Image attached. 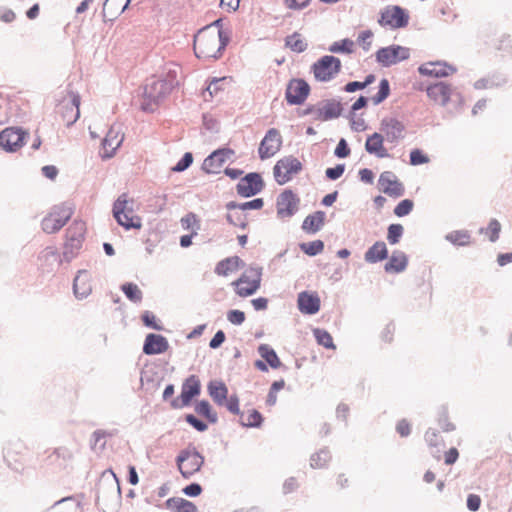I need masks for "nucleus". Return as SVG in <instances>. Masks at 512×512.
<instances>
[{
    "instance_id": "obj_1",
    "label": "nucleus",
    "mask_w": 512,
    "mask_h": 512,
    "mask_svg": "<svg viewBox=\"0 0 512 512\" xmlns=\"http://www.w3.org/2000/svg\"><path fill=\"white\" fill-rule=\"evenodd\" d=\"M218 23L219 20L196 34L194 38V52L199 59H217L222 55L228 38L219 28Z\"/></svg>"
},
{
    "instance_id": "obj_2",
    "label": "nucleus",
    "mask_w": 512,
    "mask_h": 512,
    "mask_svg": "<svg viewBox=\"0 0 512 512\" xmlns=\"http://www.w3.org/2000/svg\"><path fill=\"white\" fill-rule=\"evenodd\" d=\"M113 216L127 230L142 227V220L134 211V199L129 198L126 193L121 194L114 202Z\"/></svg>"
},
{
    "instance_id": "obj_3",
    "label": "nucleus",
    "mask_w": 512,
    "mask_h": 512,
    "mask_svg": "<svg viewBox=\"0 0 512 512\" xmlns=\"http://www.w3.org/2000/svg\"><path fill=\"white\" fill-rule=\"evenodd\" d=\"M171 82L161 78H151L144 86L143 91V109L153 110V105L158 102L171 92Z\"/></svg>"
},
{
    "instance_id": "obj_4",
    "label": "nucleus",
    "mask_w": 512,
    "mask_h": 512,
    "mask_svg": "<svg viewBox=\"0 0 512 512\" xmlns=\"http://www.w3.org/2000/svg\"><path fill=\"white\" fill-rule=\"evenodd\" d=\"M86 232V224L81 220H75L66 231L63 256L65 259H72L81 249Z\"/></svg>"
},
{
    "instance_id": "obj_5",
    "label": "nucleus",
    "mask_w": 512,
    "mask_h": 512,
    "mask_svg": "<svg viewBox=\"0 0 512 512\" xmlns=\"http://www.w3.org/2000/svg\"><path fill=\"white\" fill-rule=\"evenodd\" d=\"M72 215L73 210L68 205L60 204L52 207L42 220L41 226L43 231L48 234L58 232Z\"/></svg>"
},
{
    "instance_id": "obj_6",
    "label": "nucleus",
    "mask_w": 512,
    "mask_h": 512,
    "mask_svg": "<svg viewBox=\"0 0 512 512\" xmlns=\"http://www.w3.org/2000/svg\"><path fill=\"white\" fill-rule=\"evenodd\" d=\"M80 96L74 92L68 94L57 104L56 114L66 126L74 124L80 116Z\"/></svg>"
},
{
    "instance_id": "obj_7",
    "label": "nucleus",
    "mask_w": 512,
    "mask_h": 512,
    "mask_svg": "<svg viewBox=\"0 0 512 512\" xmlns=\"http://www.w3.org/2000/svg\"><path fill=\"white\" fill-rule=\"evenodd\" d=\"M261 272L253 267L246 269L242 275L232 282L235 292L240 297H248L254 294L260 287Z\"/></svg>"
},
{
    "instance_id": "obj_8",
    "label": "nucleus",
    "mask_w": 512,
    "mask_h": 512,
    "mask_svg": "<svg viewBox=\"0 0 512 512\" xmlns=\"http://www.w3.org/2000/svg\"><path fill=\"white\" fill-rule=\"evenodd\" d=\"M341 70V61L330 55L321 57L312 66L314 77L317 81L327 82L332 80Z\"/></svg>"
},
{
    "instance_id": "obj_9",
    "label": "nucleus",
    "mask_w": 512,
    "mask_h": 512,
    "mask_svg": "<svg viewBox=\"0 0 512 512\" xmlns=\"http://www.w3.org/2000/svg\"><path fill=\"white\" fill-rule=\"evenodd\" d=\"M302 170V163L294 156H285L278 160L273 168L276 182L283 185Z\"/></svg>"
},
{
    "instance_id": "obj_10",
    "label": "nucleus",
    "mask_w": 512,
    "mask_h": 512,
    "mask_svg": "<svg viewBox=\"0 0 512 512\" xmlns=\"http://www.w3.org/2000/svg\"><path fill=\"white\" fill-rule=\"evenodd\" d=\"M204 463V458L195 449H186L179 453L177 465L180 473L189 478L197 473Z\"/></svg>"
},
{
    "instance_id": "obj_11",
    "label": "nucleus",
    "mask_w": 512,
    "mask_h": 512,
    "mask_svg": "<svg viewBox=\"0 0 512 512\" xmlns=\"http://www.w3.org/2000/svg\"><path fill=\"white\" fill-rule=\"evenodd\" d=\"M234 158L235 151L233 149H217L204 159L202 169L208 174H218L222 171L224 165Z\"/></svg>"
},
{
    "instance_id": "obj_12",
    "label": "nucleus",
    "mask_w": 512,
    "mask_h": 512,
    "mask_svg": "<svg viewBox=\"0 0 512 512\" xmlns=\"http://www.w3.org/2000/svg\"><path fill=\"white\" fill-rule=\"evenodd\" d=\"M124 140V133L119 125H112L101 143L100 156L109 159L115 156L116 151Z\"/></svg>"
},
{
    "instance_id": "obj_13",
    "label": "nucleus",
    "mask_w": 512,
    "mask_h": 512,
    "mask_svg": "<svg viewBox=\"0 0 512 512\" xmlns=\"http://www.w3.org/2000/svg\"><path fill=\"white\" fill-rule=\"evenodd\" d=\"M410 51L408 48L400 45H391L381 48L376 53V60L379 64L389 67L408 59Z\"/></svg>"
},
{
    "instance_id": "obj_14",
    "label": "nucleus",
    "mask_w": 512,
    "mask_h": 512,
    "mask_svg": "<svg viewBox=\"0 0 512 512\" xmlns=\"http://www.w3.org/2000/svg\"><path fill=\"white\" fill-rule=\"evenodd\" d=\"M27 132L17 127H8L0 132V146L8 152L19 150L25 143Z\"/></svg>"
},
{
    "instance_id": "obj_15",
    "label": "nucleus",
    "mask_w": 512,
    "mask_h": 512,
    "mask_svg": "<svg viewBox=\"0 0 512 512\" xmlns=\"http://www.w3.org/2000/svg\"><path fill=\"white\" fill-rule=\"evenodd\" d=\"M409 15L399 6H388L381 13L380 25L397 29L407 26Z\"/></svg>"
},
{
    "instance_id": "obj_16",
    "label": "nucleus",
    "mask_w": 512,
    "mask_h": 512,
    "mask_svg": "<svg viewBox=\"0 0 512 512\" xmlns=\"http://www.w3.org/2000/svg\"><path fill=\"white\" fill-rule=\"evenodd\" d=\"M378 185L380 191L392 198L401 197L405 191L403 183L391 171L381 173Z\"/></svg>"
},
{
    "instance_id": "obj_17",
    "label": "nucleus",
    "mask_w": 512,
    "mask_h": 512,
    "mask_svg": "<svg viewBox=\"0 0 512 512\" xmlns=\"http://www.w3.org/2000/svg\"><path fill=\"white\" fill-rule=\"evenodd\" d=\"M282 137L279 131L275 128L270 129L259 146V156L261 159H266L274 156L281 148Z\"/></svg>"
},
{
    "instance_id": "obj_18",
    "label": "nucleus",
    "mask_w": 512,
    "mask_h": 512,
    "mask_svg": "<svg viewBox=\"0 0 512 512\" xmlns=\"http://www.w3.org/2000/svg\"><path fill=\"white\" fill-rule=\"evenodd\" d=\"M310 87L308 83L302 79H293L289 82L286 89V100L289 104H302L308 97Z\"/></svg>"
},
{
    "instance_id": "obj_19",
    "label": "nucleus",
    "mask_w": 512,
    "mask_h": 512,
    "mask_svg": "<svg viewBox=\"0 0 512 512\" xmlns=\"http://www.w3.org/2000/svg\"><path fill=\"white\" fill-rule=\"evenodd\" d=\"M342 107L339 102L327 101L310 109L315 121H328L340 116Z\"/></svg>"
},
{
    "instance_id": "obj_20",
    "label": "nucleus",
    "mask_w": 512,
    "mask_h": 512,
    "mask_svg": "<svg viewBox=\"0 0 512 512\" xmlns=\"http://www.w3.org/2000/svg\"><path fill=\"white\" fill-rule=\"evenodd\" d=\"M428 98L435 104L445 106L450 101L453 93V87L445 82H437L427 87Z\"/></svg>"
},
{
    "instance_id": "obj_21",
    "label": "nucleus",
    "mask_w": 512,
    "mask_h": 512,
    "mask_svg": "<svg viewBox=\"0 0 512 512\" xmlns=\"http://www.w3.org/2000/svg\"><path fill=\"white\" fill-rule=\"evenodd\" d=\"M262 188L263 181L261 176L257 173H250L246 175L237 184V192L243 197L253 196L260 192Z\"/></svg>"
},
{
    "instance_id": "obj_22",
    "label": "nucleus",
    "mask_w": 512,
    "mask_h": 512,
    "mask_svg": "<svg viewBox=\"0 0 512 512\" xmlns=\"http://www.w3.org/2000/svg\"><path fill=\"white\" fill-rule=\"evenodd\" d=\"M421 75L431 77H447L455 72V68L442 62H428L419 66Z\"/></svg>"
},
{
    "instance_id": "obj_23",
    "label": "nucleus",
    "mask_w": 512,
    "mask_h": 512,
    "mask_svg": "<svg viewBox=\"0 0 512 512\" xmlns=\"http://www.w3.org/2000/svg\"><path fill=\"white\" fill-rule=\"evenodd\" d=\"M167 339L160 334H148L146 336L143 352L147 355L161 354L168 350Z\"/></svg>"
},
{
    "instance_id": "obj_24",
    "label": "nucleus",
    "mask_w": 512,
    "mask_h": 512,
    "mask_svg": "<svg viewBox=\"0 0 512 512\" xmlns=\"http://www.w3.org/2000/svg\"><path fill=\"white\" fill-rule=\"evenodd\" d=\"M381 131L389 142H396L404 137L405 126L397 119H384L381 123Z\"/></svg>"
},
{
    "instance_id": "obj_25",
    "label": "nucleus",
    "mask_w": 512,
    "mask_h": 512,
    "mask_svg": "<svg viewBox=\"0 0 512 512\" xmlns=\"http://www.w3.org/2000/svg\"><path fill=\"white\" fill-rule=\"evenodd\" d=\"M298 199L287 190L280 194L277 200V213L282 217L291 216L297 209Z\"/></svg>"
},
{
    "instance_id": "obj_26",
    "label": "nucleus",
    "mask_w": 512,
    "mask_h": 512,
    "mask_svg": "<svg viewBox=\"0 0 512 512\" xmlns=\"http://www.w3.org/2000/svg\"><path fill=\"white\" fill-rule=\"evenodd\" d=\"M297 302L299 310L304 314H315L320 310V298L316 293L301 292Z\"/></svg>"
},
{
    "instance_id": "obj_27",
    "label": "nucleus",
    "mask_w": 512,
    "mask_h": 512,
    "mask_svg": "<svg viewBox=\"0 0 512 512\" xmlns=\"http://www.w3.org/2000/svg\"><path fill=\"white\" fill-rule=\"evenodd\" d=\"M200 388H201L200 381L195 375H192L189 378H187L186 381L182 385V390H181V395H180L182 405L183 406L189 405L192 398L199 395Z\"/></svg>"
},
{
    "instance_id": "obj_28",
    "label": "nucleus",
    "mask_w": 512,
    "mask_h": 512,
    "mask_svg": "<svg viewBox=\"0 0 512 512\" xmlns=\"http://www.w3.org/2000/svg\"><path fill=\"white\" fill-rule=\"evenodd\" d=\"M243 265L240 257L231 256L219 261L214 271L218 276L227 277L237 272Z\"/></svg>"
},
{
    "instance_id": "obj_29",
    "label": "nucleus",
    "mask_w": 512,
    "mask_h": 512,
    "mask_svg": "<svg viewBox=\"0 0 512 512\" xmlns=\"http://www.w3.org/2000/svg\"><path fill=\"white\" fill-rule=\"evenodd\" d=\"M227 221L242 229H245L248 225V216L247 213L236 203H228L227 204Z\"/></svg>"
},
{
    "instance_id": "obj_30",
    "label": "nucleus",
    "mask_w": 512,
    "mask_h": 512,
    "mask_svg": "<svg viewBox=\"0 0 512 512\" xmlns=\"http://www.w3.org/2000/svg\"><path fill=\"white\" fill-rule=\"evenodd\" d=\"M74 294L77 298H85L92 291L91 276L87 271H79L74 279Z\"/></svg>"
},
{
    "instance_id": "obj_31",
    "label": "nucleus",
    "mask_w": 512,
    "mask_h": 512,
    "mask_svg": "<svg viewBox=\"0 0 512 512\" xmlns=\"http://www.w3.org/2000/svg\"><path fill=\"white\" fill-rule=\"evenodd\" d=\"M130 0H105L103 4V16L109 20L118 17L128 7Z\"/></svg>"
},
{
    "instance_id": "obj_32",
    "label": "nucleus",
    "mask_w": 512,
    "mask_h": 512,
    "mask_svg": "<svg viewBox=\"0 0 512 512\" xmlns=\"http://www.w3.org/2000/svg\"><path fill=\"white\" fill-rule=\"evenodd\" d=\"M164 507L170 512H198V508L194 503L181 497L167 499Z\"/></svg>"
},
{
    "instance_id": "obj_33",
    "label": "nucleus",
    "mask_w": 512,
    "mask_h": 512,
    "mask_svg": "<svg viewBox=\"0 0 512 512\" xmlns=\"http://www.w3.org/2000/svg\"><path fill=\"white\" fill-rule=\"evenodd\" d=\"M207 389L212 400L218 406H223L228 396L227 386L222 381L214 380L208 384Z\"/></svg>"
},
{
    "instance_id": "obj_34",
    "label": "nucleus",
    "mask_w": 512,
    "mask_h": 512,
    "mask_svg": "<svg viewBox=\"0 0 512 512\" xmlns=\"http://www.w3.org/2000/svg\"><path fill=\"white\" fill-rule=\"evenodd\" d=\"M365 149L368 153L374 154L379 158L388 156L387 150L383 145V136L379 133H374L367 138Z\"/></svg>"
},
{
    "instance_id": "obj_35",
    "label": "nucleus",
    "mask_w": 512,
    "mask_h": 512,
    "mask_svg": "<svg viewBox=\"0 0 512 512\" xmlns=\"http://www.w3.org/2000/svg\"><path fill=\"white\" fill-rule=\"evenodd\" d=\"M388 251L386 244L382 241L374 243L365 253V261L368 263H376L387 257Z\"/></svg>"
},
{
    "instance_id": "obj_36",
    "label": "nucleus",
    "mask_w": 512,
    "mask_h": 512,
    "mask_svg": "<svg viewBox=\"0 0 512 512\" xmlns=\"http://www.w3.org/2000/svg\"><path fill=\"white\" fill-rule=\"evenodd\" d=\"M407 257L401 251H394L389 259V261L385 264L386 272H394L399 273L405 270L407 266Z\"/></svg>"
},
{
    "instance_id": "obj_37",
    "label": "nucleus",
    "mask_w": 512,
    "mask_h": 512,
    "mask_svg": "<svg viewBox=\"0 0 512 512\" xmlns=\"http://www.w3.org/2000/svg\"><path fill=\"white\" fill-rule=\"evenodd\" d=\"M324 219L325 215L323 212H315L314 214L309 215L305 218V220L303 221L302 228L304 231L308 233H315L318 230H320V228L323 226Z\"/></svg>"
},
{
    "instance_id": "obj_38",
    "label": "nucleus",
    "mask_w": 512,
    "mask_h": 512,
    "mask_svg": "<svg viewBox=\"0 0 512 512\" xmlns=\"http://www.w3.org/2000/svg\"><path fill=\"white\" fill-rule=\"evenodd\" d=\"M181 226L184 230L189 231L192 235H197L201 228L199 217L194 213H188L180 220Z\"/></svg>"
},
{
    "instance_id": "obj_39",
    "label": "nucleus",
    "mask_w": 512,
    "mask_h": 512,
    "mask_svg": "<svg viewBox=\"0 0 512 512\" xmlns=\"http://www.w3.org/2000/svg\"><path fill=\"white\" fill-rule=\"evenodd\" d=\"M262 420V415L255 409L240 413L241 424L246 427H259Z\"/></svg>"
},
{
    "instance_id": "obj_40",
    "label": "nucleus",
    "mask_w": 512,
    "mask_h": 512,
    "mask_svg": "<svg viewBox=\"0 0 512 512\" xmlns=\"http://www.w3.org/2000/svg\"><path fill=\"white\" fill-rule=\"evenodd\" d=\"M446 239L458 246H467L472 243L471 235L466 230L452 231L446 235Z\"/></svg>"
},
{
    "instance_id": "obj_41",
    "label": "nucleus",
    "mask_w": 512,
    "mask_h": 512,
    "mask_svg": "<svg viewBox=\"0 0 512 512\" xmlns=\"http://www.w3.org/2000/svg\"><path fill=\"white\" fill-rule=\"evenodd\" d=\"M259 354L273 369L279 368L282 363L279 360L276 352L268 345H261L258 349Z\"/></svg>"
},
{
    "instance_id": "obj_42",
    "label": "nucleus",
    "mask_w": 512,
    "mask_h": 512,
    "mask_svg": "<svg viewBox=\"0 0 512 512\" xmlns=\"http://www.w3.org/2000/svg\"><path fill=\"white\" fill-rule=\"evenodd\" d=\"M355 43L350 39H342L334 42L330 47L329 51L332 53H344L351 54L354 52Z\"/></svg>"
},
{
    "instance_id": "obj_43",
    "label": "nucleus",
    "mask_w": 512,
    "mask_h": 512,
    "mask_svg": "<svg viewBox=\"0 0 512 512\" xmlns=\"http://www.w3.org/2000/svg\"><path fill=\"white\" fill-rule=\"evenodd\" d=\"M195 411L211 423H215L217 421V413L212 410L211 405L206 400L198 402L195 406Z\"/></svg>"
},
{
    "instance_id": "obj_44",
    "label": "nucleus",
    "mask_w": 512,
    "mask_h": 512,
    "mask_svg": "<svg viewBox=\"0 0 512 512\" xmlns=\"http://www.w3.org/2000/svg\"><path fill=\"white\" fill-rule=\"evenodd\" d=\"M314 337L319 345L324 346L327 349H335L336 346L333 342V338L329 332L324 329L316 328L313 330Z\"/></svg>"
},
{
    "instance_id": "obj_45",
    "label": "nucleus",
    "mask_w": 512,
    "mask_h": 512,
    "mask_svg": "<svg viewBox=\"0 0 512 512\" xmlns=\"http://www.w3.org/2000/svg\"><path fill=\"white\" fill-rule=\"evenodd\" d=\"M121 290L125 296L132 302L139 303L142 300V291L134 283H125L122 285Z\"/></svg>"
},
{
    "instance_id": "obj_46",
    "label": "nucleus",
    "mask_w": 512,
    "mask_h": 512,
    "mask_svg": "<svg viewBox=\"0 0 512 512\" xmlns=\"http://www.w3.org/2000/svg\"><path fill=\"white\" fill-rule=\"evenodd\" d=\"M286 45L294 52L300 53L306 50L307 43L302 39L299 33H294L287 37Z\"/></svg>"
},
{
    "instance_id": "obj_47",
    "label": "nucleus",
    "mask_w": 512,
    "mask_h": 512,
    "mask_svg": "<svg viewBox=\"0 0 512 512\" xmlns=\"http://www.w3.org/2000/svg\"><path fill=\"white\" fill-rule=\"evenodd\" d=\"M501 224L498 220L492 219L487 228H481L480 233H485L491 242H495L499 238Z\"/></svg>"
},
{
    "instance_id": "obj_48",
    "label": "nucleus",
    "mask_w": 512,
    "mask_h": 512,
    "mask_svg": "<svg viewBox=\"0 0 512 512\" xmlns=\"http://www.w3.org/2000/svg\"><path fill=\"white\" fill-rule=\"evenodd\" d=\"M301 249L307 255L314 256L321 253L324 249V243L321 240H315L301 244Z\"/></svg>"
},
{
    "instance_id": "obj_49",
    "label": "nucleus",
    "mask_w": 512,
    "mask_h": 512,
    "mask_svg": "<svg viewBox=\"0 0 512 512\" xmlns=\"http://www.w3.org/2000/svg\"><path fill=\"white\" fill-rule=\"evenodd\" d=\"M330 460V455L327 451H320L315 453L310 458V465L313 468L319 469L324 467Z\"/></svg>"
},
{
    "instance_id": "obj_50",
    "label": "nucleus",
    "mask_w": 512,
    "mask_h": 512,
    "mask_svg": "<svg viewBox=\"0 0 512 512\" xmlns=\"http://www.w3.org/2000/svg\"><path fill=\"white\" fill-rule=\"evenodd\" d=\"M285 386L284 380L275 381L270 388V391L267 395L266 404L268 406H273L277 402V392L283 389Z\"/></svg>"
},
{
    "instance_id": "obj_51",
    "label": "nucleus",
    "mask_w": 512,
    "mask_h": 512,
    "mask_svg": "<svg viewBox=\"0 0 512 512\" xmlns=\"http://www.w3.org/2000/svg\"><path fill=\"white\" fill-rule=\"evenodd\" d=\"M403 234V226L401 224H391L388 227L387 240L390 244L399 242Z\"/></svg>"
},
{
    "instance_id": "obj_52",
    "label": "nucleus",
    "mask_w": 512,
    "mask_h": 512,
    "mask_svg": "<svg viewBox=\"0 0 512 512\" xmlns=\"http://www.w3.org/2000/svg\"><path fill=\"white\" fill-rule=\"evenodd\" d=\"M437 421L442 431L451 432L455 430V425L450 421L448 413L445 409L439 412Z\"/></svg>"
},
{
    "instance_id": "obj_53",
    "label": "nucleus",
    "mask_w": 512,
    "mask_h": 512,
    "mask_svg": "<svg viewBox=\"0 0 512 512\" xmlns=\"http://www.w3.org/2000/svg\"><path fill=\"white\" fill-rule=\"evenodd\" d=\"M414 207V202L410 199H404L397 204L394 209V214L398 217L408 215Z\"/></svg>"
},
{
    "instance_id": "obj_54",
    "label": "nucleus",
    "mask_w": 512,
    "mask_h": 512,
    "mask_svg": "<svg viewBox=\"0 0 512 512\" xmlns=\"http://www.w3.org/2000/svg\"><path fill=\"white\" fill-rule=\"evenodd\" d=\"M389 92H390V88H389L388 80L382 79L380 82L378 93L375 96H373V98H372L374 104H379L383 100H385L388 97Z\"/></svg>"
},
{
    "instance_id": "obj_55",
    "label": "nucleus",
    "mask_w": 512,
    "mask_h": 512,
    "mask_svg": "<svg viewBox=\"0 0 512 512\" xmlns=\"http://www.w3.org/2000/svg\"><path fill=\"white\" fill-rule=\"evenodd\" d=\"M430 161L429 157L420 149H413L410 152V163L411 165H422Z\"/></svg>"
},
{
    "instance_id": "obj_56",
    "label": "nucleus",
    "mask_w": 512,
    "mask_h": 512,
    "mask_svg": "<svg viewBox=\"0 0 512 512\" xmlns=\"http://www.w3.org/2000/svg\"><path fill=\"white\" fill-rule=\"evenodd\" d=\"M228 411L235 415H240L239 398L236 395H231L226 398L224 405Z\"/></svg>"
},
{
    "instance_id": "obj_57",
    "label": "nucleus",
    "mask_w": 512,
    "mask_h": 512,
    "mask_svg": "<svg viewBox=\"0 0 512 512\" xmlns=\"http://www.w3.org/2000/svg\"><path fill=\"white\" fill-rule=\"evenodd\" d=\"M227 319L230 323H232L234 325H241L245 321L246 317H245V313L243 311L230 310L227 313Z\"/></svg>"
},
{
    "instance_id": "obj_58",
    "label": "nucleus",
    "mask_w": 512,
    "mask_h": 512,
    "mask_svg": "<svg viewBox=\"0 0 512 512\" xmlns=\"http://www.w3.org/2000/svg\"><path fill=\"white\" fill-rule=\"evenodd\" d=\"M373 33L370 30L362 31L358 36V42L362 45L363 49L368 51L371 47V38Z\"/></svg>"
},
{
    "instance_id": "obj_59",
    "label": "nucleus",
    "mask_w": 512,
    "mask_h": 512,
    "mask_svg": "<svg viewBox=\"0 0 512 512\" xmlns=\"http://www.w3.org/2000/svg\"><path fill=\"white\" fill-rule=\"evenodd\" d=\"M193 161L192 154L187 152L184 154V156L179 160V162L176 164V166L173 168L174 171H184L187 169Z\"/></svg>"
},
{
    "instance_id": "obj_60",
    "label": "nucleus",
    "mask_w": 512,
    "mask_h": 512,
    "mask_svg": "<svg viewBox=\"0 0 512 512\" xmlns=\"http://www.w3.org/2000/svg\"><path fill=\"white\" fill-rule=\"evenodd\" d=\"M311 0H284V4L288 9L301 10L309 5Z\"/></svg>"
},
{
    "instance_id": "obj_61",
    "label": "nucleus",
    "mask_w": 512,
    "mask_h": 512,
    "mask_svg": "<svg viewBox=\"0 0 512 512\" xmlns=\"http://www.w3.org/2000/svg\"><path fill=\"white\" fill-rule=\"evenodd\" d=\"M345 170V166L343 164H338L333 168L326 169V176L331 180H336L340 178Z\"/></svg>"
},
{
    "instance_id": "obj_62",
    "label": "nucleus",
    "mask_w": 512,
    "mask_h": 512,
    "mask_svg": "<svg viewBox=\"0 0 512 512\" xmlns=\"http://www.w3.org/2000/svg\"><path fill=\"white\" fill-rule=\"evenodd\" d=\"M45 457H43L42 462L45 466L49 467L59 462L60 460V452L58 450H53L49 453H46Z\"/></svg>"
},
{
    "instance_id": "obj_63",
    "label": "nucleus",
    "mask_w": 512,
    "mask_h": 512,
    "mask_svg": "<svg viewBox=\"0 0 512 512\" xmlns=\"http://www.w3.org/2000/svg\"><path fill=\"white\" fill-rule=\"evenodd\" d=\"M185 420L193 426L196 430L203 432L207 429V425L203 422L197 419L194 415L188 414L185 417Z\"/></svg>"
},
{
    "instance_id": "obj_64",
    "label": "nucleus",
    "mask_w": 512,
    "mask_h": 512,
    "mask_svg": "<svg viewBox=\"0 0 512 512\" xmlns=\"http://www.w3.org/2000/svg\"><path fill=\"white\" fill-rule=\"evenodd\" d=\"M142 321H143V323L146 326L151 327V328H153L155 330H161L162 329V327L157 324L156 317L152 313H150V312H145L142 315Z\"/></svg>"
}]
</instances>
